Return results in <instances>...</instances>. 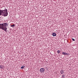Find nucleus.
I'll list each match as a JSON object with an SVG mask.
<instances>
[{"label":"nucleus","mask_w":78,"mask_h":78,"mask_svg":"<svg viewBox=\"0 0 78 78\" xmlns=\"http://www.w3.org/2000/svg\"><path fill=\"white\" fill-rule=\"evenodd\" d=\"M8 24H7L6 23H4L2 24H0V28L4 30L6 32L8 28L6 27Z\"/></svg>","instance_id":"nucleus-1"},{"label":"nucleus","mask_w":78,"mask_h":78,"mask_svg":"<svg viewBox=\"0 0 78 78\" xmlns=\"http://www.w3.org/2000/svg\"><path fill=\"white\" fill-rule=\"evenodd\" d=\"M8 13V10L6 9L5 10H1L0 11V16L2 15L4 17H6Z\"/></svg>","instance_id":"nucleus-2"},{"label":"nucleus","mask_w":78,"mask_h":78,"mask_svg":"<svg viewBox=\"0 0 78 78\" xmlns=\"http://www.w3.org/2000/svg\"><path fill=\"white\" fill-rule=\"evenodd\" d=\"M40 71L41 73H43V72H44V71H45V69L44 68H41L40 69Z\"/></svg>","instance_id":"nucleus-3"},{"label":"nucleus","mask_w":78,"mask_h":78,"mask_svg":"<svg viewBox=\"0 0 78 78\" xmlns=\"http://www.w3.org/2000/svg\"><path fill=\"white\" fill-rule=\"evenodd\" d=\"M60 73H61V74H64V73H65L64 71L62 69L61 70V71L60 72Z\"/></svg>","instance_id":"nucleus-4"},{"label":"nucleus","mask_w":78,"mask_h":78,"mask_svg":"<svg viewBox=\"0 0 78 78\" xmlns=\"http://www.w3.org/2000/svg\"><path fill=\"white\" fill-rule=\"evenodd\" d=\"M52 36L54 37L56 36V34L55 33H52Z\"/></svg>","instance_id":"nucleus-5"},{"label":"nucleus","mask_w":78,"mask_h":78,"mask_svg":"<svg viewBox=\"0 0 78 78\" xmlns=\"http://www.w3.org/2000/svg\"><path fill=\"white\" fill-rule=\"evenodd\" d=\"M0 69H3V65H0Z\"/></svg>","instance_id":"nucleus-6"},{"label":"nucleus","mask_w":78,"mask_h":78,"mask_svg":"<svg viewBox=\"0 0 78 78\" xmlns=\"http://www.w3.org/2000/svg\"><path fill=\"white\" fill-rule=\"evenodd\" d=\"M62 54L64 55H66V52H63L62 53Z\"/></svg>","instance_id":"nucleus-7"},{"label":"nucleus","mask_w":78,"mask_h":78,"mask_svg":"<svg viewBox=\"0 0 78 78\" xmlns=\"http://www.w3.org/2000/svg\"><path fill=\"white\" fill-rule=\"evenodd\" d=\"M60 51L58 50V51H57V53H58V54L60 53Z\"/></svg>","instance_id":"nucleus-8"},{"label":"nucleus","mask_w":78,"mask_h":78,"mask_svg":"<svg viewBox=\"0 0 78 78\" xmlns=\"http://www.w3.org/2000/svg\"><path fill=\"white\" fill-rule=\"evenodd\" d=\"M66 55H67V56H69V55H70V54L66 53Z\"/></svg>","instance_id":"nucleus-9"},{"label":"nucleus","mask_w":78,"mask_h":78,"mask_svg":"<svg viewBox=\"0 0 78 78\" xmlns=\"http://www.w3.org/2000/svg\"><path fill=\"white\" fill-rule=\"evenodd\" d=\"M62 78H64V77H65V75H63L62 76Z\"/></svg>","instance_id":"nucleus-10"},{"label":"nucleus","mask_w":78,"mask_h":78,"mask_svg":"<svg viewBox=\"0 0 78 78\" xmlns=\"http://www.w3.org/2000/svg\"><path fill=\"white\" fill-rule=\"evenodd\" d=\"M25 67V66H22L21 67V69H23Z\"/></svg>","instance_id":"nucleus-11"},{"label":"nucleus","mask_w":78,"mask_h":78,"mask_svg":"<svg viewBox=\"0 0 78 78\" xmlns=\"http://www.w3.org/2000/svg\"><path fill=\"white\" fill-rule=\"evenodd\" d=\"M14 26H15V25L13 24V25H11V27H14Z\"/></svg>","instance_id":"nucleus-12"},{"label":"nucleus","mask_w":78,"mask_h":78,"mask_svg":"<svg viewBox=\"0 0 78 78\" xmlns=\"http://www.w3.org/2000/svg\"><path fill=\"white\" fill-rule=\"evenodd\" d=\"M72 40H73V41H75V39H74L73 38H72Z\"/></svg>","instance_id":"nucleus-13"}]
</instances>
